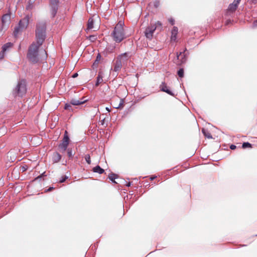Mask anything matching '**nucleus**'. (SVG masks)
I'll return each mask as SVG.
<instances>
[{"instance_id": "1", "label": "nucleus", "mask_w": 257, "mask_h": 257, "mask_svg": "<svg viewBox=\"0 0 257 257\" xmlns=\"http://www.w3.org/2000/svg\"><path fill=\"white\" fill-rule=\"evenodd\" d=\"M36 34V41L30 46L27 55L28 59L32 63L38 62L47 57L45 50L41 48L45 38V27L44 25L41 28L37 27Z\"/></svg>"}, {"instance_id": "2", "label": "nucleus", "mask_w": 257, "mask_h": 257, "mask_svg": "<svg viewBox=\"0 0 257 257\" xmlns=\"http://www.w3.org/2000/svg\"><path fill=\"white\" fill-rule=\"evenodd\" d=\"M123 26V22H119L118 23L112 33L113 39L116 42H120L124 38Z\"/></svg>"}, {"instance_id": "3", "label": "nucleus", "mask_w": 257, "mask_h": 257, "mask_svg": "<svg viewBox=\"0 0 257 257\" xmlns=\"http://www.w3.org/2000/svg\"><path fill=\"white\" fill-rule=\"evenodd\" d=\"M100 25V20L98 16L94 15L89 19L87 24V30H92L95 31L99 29Z\"/></svg>"}, {"instance_id": "4", "label": "nucleus", "mask_w": 257, "mask_h": 257, "mask_svg": "<svg viewBox=\"0 0 257 257\" xmlns=\"http://www.w3.org/2000/svg\"><path fill=\"white\" fill-rule=\"evenodd\" d=\"M27 91L26 83L25 81H19L14 90V94L19 96H23Z\"/></svg>"}, {"instance_id": "5", "label": "nucleus", "mask_w": 257, "mask_h": 257, "mask_svg": "<svg viewBox=\"0 0 257 257\" xmlns=\"http://www.w3.org/2000/svg\"><path fill=\"white\" fill-rule=\"evenodd\" d=\"M161 27L162 24L159 21L156 22L155 23H152L151 25L146 30L145 35L146 37L151 39L153 37V33L155 30L159 28H160L161 30Z\"/></svg>"}, {"instance_id": "6", "label": "nucleus", "mask_w": 257, "mask_h": 257, "mask_svg": "<svg viewBox=\"0 0 257 257\" xmlns=\"http://www.w3.org/2000/svg\"><path fill=\"white\" fill-rule=\"evenodd\" d=\"M28 23L29 20L28 18H25L21 20L19 23V26L15 29V35H17L21 30L26 29L28 25Z\"/></svg>"}, {"instance_id": "7", "label": "nucleus", "mask_w": 257, "mask_h": 257, "mask_svg": "<svg viewBox=\"0 0 257 257\" xmlns=\"http://www.w3.org/2000/svg\"><path fill=\"white\" fill-rule=\"evenodd\" d=\"M67 132L65 131V135L63 139L62 142L60 144L59 146L60 150L62 152H64L66 150L67 146L69 144V139L68 136L67 135Z\"/></svg>"}, {"instance_id": "8", "label": "nucleus", "mask_w": 257, "mask_h": 257, "mask_svg": "<svg viewBox=\"0 0 257 257\" xmlns=\"http://www.w3.org/2000/svg\"><path fill=\"white\" fill-rule=\"evenodd\" d=\"M2 29H6L11 22V16L9 14L5 15L2 18Z\"/></svg>"}, {"instance_id": "9", "label": "nucleus", "mask_w": 257, "mask_h": 257, "mask_svg": "<svg viewBox=\"0 0 257 257\" xmlns=\"http://www.w3.org/2000/svg\"><path fill=\"white\" fill-rule=\"evenodd\" d=\"M58 0H51L50 6L52 9V15H54L57 9Z\"/></svg>"}, {"instance_id": "10", "label": "nucleus", "mask_w": 257, "mask_h": 257, "mask_svg": "<svg viewBox=\"0 0 257 257\" xmlns=\"http://www.w3.org/2000/svg\"><path fill=\"white\" fill-rule=\"evenodd\" d=\"M240 1V0H234L232 4L229 5L228 10L231 12L234 11L236 9Z\"/></svg>"}, {"instance_id": "11", "label": "nucleus", "mask_w": 257, "mask_h": 257, "mask_svg": "<svg viewBox=\"0 0 257 257\" xmlns=\"http://www.w3.org/2000/svg\"><path fill=\"white\" fill-rule=\"evenodd\" d=\"M160 89L162 91L165 92L171 95H174V94L169 90L168 86L165 83H162L160 85Z\"/></svg>"}, {"instance_id": "12", "label": "nucleus", "mask_w": 257, "mask_h": 257, "mask_svg": "<svg viewBox=\"0 0 257 257\" xmlns=\"http://www.w3.org/2000/svg\"><path fill=\"white\" fill-rule=\"evenodd\" d=\"M178 34V28L174 27L171 32V40L175 41L176 40L177 35Z\"/></svg>"}, {"instance_id": "13", "label": "nucleus", "mask_w": 257, "mask_h": 257, "mask_svg": "<svg viewBox=\"0 0 257 257\" xmlns=\"http://www.w3.org/2000/svg\"><path fill=\"white\" fill-rule=\"evenodd\" d=\"M182 59L181 61H179L176 62L178 65H180L183 63H184L186 61V59L185 58L184 54H182V53H180L179 55H177V59L179 60L180 59Z\"/></svg>"}, {"instance_id": "14", "label": "nucleus", "mask_w": 257, "mask_h": 257, "mask_svg": "<svg viewBox=\"0 0 257 257\" xmlns=\"http://www.w3.org/2000/svg\"><path fill=\"white\" fill-rule=\"evenodd\" d=\"M102 78H103L102 72H99L98 76L97 78V81H96V82L95 84L96 86H98L99 84L102 83V82L103 81Z\"/></svg>"}, {"instance_id": "15", "label": "nucleus", "mask_w": 257, "mask_h": 257, "mask_svg": "<svg viewBox=\"0 0 257 257\" xmlns=\"http://www.w3.org/2000/svg\"><path fill=\"white\" fill-rule=\"evenodd\" d=\"M12 47V44L11 43H7L3 45L2 47V50L7 52Z\"/></svg>"}, {"instance_id": "16", "label": "nucleus", "mask_w": 257, "mask_h": 257, "mask_svg": "<svg viewBox=\"0 0 257 257\" xmlns=\"http://www.w3.org/2000/svg\"><path fill=\"white\" fill-rule=\"evenodd\" d=\"M121 66H122V64H121V60H120L117 61L115 63L114 68V71H118L121 68Z\"/></svg>"}, {"instance_id": "17", "label": "nucleus", "mask_w": 257, "mask_h": 257, "mask_svg": "<svg viewBox=\"0 0 257 257\" xmlns=\"http://www.w3.org/2000/svg\"><path fill=\"white\" fill-rule=\"evenodd\" d=\"M61 159V156L57 153L54 154L53 156V161L54 162H58Z\"/></svg>"}, {"instance_id": "18", "label": "nucleus", "mask_w": 257, "mask_h": 257, "mask_svg": "<svg viewBox=\"0 0 257 257\" xmlns=\"http://www.w3.org/2000/svg\"><path fill=\"white\" fill-rule=\"evenodd\" d=\"M93 172L98 173L99 174H102L104 172V170L101 169L99 166L94 167L93 169Z\"/></svg>"}, {"instance_id": "19", "label": "nucleus", "mask_w": 257, "mask_h": 257, "mask_svg": "<svg viewBox=\"0 0 257 257\" xmlns=\"http://www.w3.org/2000/svg\"><path fill=\"white\" fill-rule=\"evenodd\" d=\"M85 100H84L83 101H80V100H77V99H72L71 101V104H72L74 105H80V104L83 103L85 102Z\"/></svg>"}, {"instance_id": "20", "label": "nucleus", "mask_w": 257, "mask_h": 257, "mask_svg": "<svg viewBox=\"0 0 257 257\" xmlns=\"http://www.w3.org/2000/svg\"><path fill=\"white\" fill-rule=\"evenodd\" d=\"M123 101L122 99H119V104H117L115 103H113V106L115 108H119L122 107L123 105Z\"/></svg>"}, {"instance_id": "21", "label": "nucleus", "mask_w": 257, "mask_h": 257, "mask_svg": "<svg viewBox=\"0 0 257 257\" xmlns=\"http://www.w3.org/2000/svg\"><path fill=\"white\" fill-rule=\"evenodd\" d=\"M202 132L203 134H204V135L206 138H207L208 139L212 138V137H211L210 134L209 132H208L207 131H206L204 128L202 129Z\"/></svg>"}, {"instance_id": "22", "label": "nucleus", "mask_w": 257, "mask_h": 257, "mask_svg": "<svg viewBox=\"0 0 257 257\" xmlns=\"http://www.w3.org/2000/svg\"><path fill=\"white\" fill-rule=\"evenodd\" d=\"M109 179L114 183H116L115 179L116 178V175L115 174H111L108 176Z\"/></svg>"}, {"instance_id": "23", "label": "nucleus", "mask_w": 257, "mask_h": 257, "mask_svg": "<svg viewBox=\"0 0 257 257\" xmlns=\"http://www.w3.org/2000/svg\"><path fill=\"white\" fill-rule=\"evenodd\" d=\"M85 160L88 164H90V163H91L90 157L89 155H85Z\"/></svg>"}, {"instance_id": "24", "label": "nucleus", "mask_w": 257, "mask_h": 257, "mask_svg": "<svg viewBox=\"0 0 257 257\" xmlns=\"http://www.w3.org/2000/svg\"><path fill=\"white\" fill-rule=\"evenodd\" d=\"M6 52L4 51L3 50H2L1 52H0V60L3 59L6 55Z\"/></svg>"}, {"instance_id": "25", "label": "nucleus", "mask_w": 257, "mask_h": 257, "mask_svg": "<svg viewBox=\"0 0 257 257\" xmlns=\"http://www.w3.org/2000/svg\"><path fill=\"white\" fill-rule=\"evenodd\" d=\"M250 148L251 147V144L249 143H244L242 144V148Z\"/></svg>"}, {"instance_id": "26", "label": "nucleus", "mask_w": 257, "mask_h": 257, "mask_svg": "<svg viewBox=\"0 0 257 257\" xmlns=\"http://www.w3.org/2000/svg\"><path fill=\"white\" fill-rule=\"evenodd\" d=\"M184 71L182 69H180L178 72V74L180 77L183 76Z\"/></svg>"}, {"instance_id": "27", "label": "nucleus", "mask_w": 257, "mask_h": 257, "mask_svg": "<svg viewBox=\"0 0 257 257\" xmlns=\"http://www.w3.org/2000/svg\"><path fill=\"white\" fill-rule=\"evenodd\" d=\"M96 39V36H90L89 37V39L91 42H94Z\"/></svg>"}, {"instance_id": "28", "label": "nucleus", "mask_w": 257, "mask_h": 257, "mask_svg": "<svg viewBox=\"0 0 257 257\" xmlns=\"http://www.w3.org/2000/svg\"><path fill=\"white\" fill-rule=\"evenodd\" d=\"M68 155L69 157H72L73 156L72 152L71 150L68 149L67 151Z\"/></svg>"}, {"instance_id": "29", "label": "nucleus", "mask_w": 257, "mask_h": 257, "mask_svg": "<svg viewBox=\"0 0 257 257\" xmlns=\"http://www.w3.org/2000/svg\"><path fill=\"white\" fill-rule=\"evenodd\" d=\"M68 178V176H65L62 178V179L60 180V182L62 183L64 182L66 179Z\"/></svg>"}, {"instance_id": "30", "label": "nucleus", "mask_w": 257, "mask_h": 257, "mask_svg": "<svg viewBox=\"0 0 257 257\" xmlns=\"http://www.w3.org/2000/svg\"><path fill=\"white\" fill-rule=\"evenodd\" d=\"M169 22L172 24V25H174V20L172 18H170L169 19Z\"/></svg>"}, {"instance_id": "31", "label": "nucleus", "mask_w": 257, "mask_h": 257, "mask_svg": "<svg viewBox=\"0 0 257 257\" xmlns=\"http://www.w3.org/2000/svg\"><path fill=\"white\" fill-rule=\"evenodd\" d=\"M70 107H71L70 104H66L65 105V109H70Z\"/></svg>"}, {"instance_id": "32", "label": "nucleus", "mask_w": 257, "mask_h": 257, "mask_svg": "<svg viewBox=\"0 0 257 257\" xmlns=\"http://www.w3.org/2000/svg\"><path fill=\"white\" fill-rule=\"evenodd\" d=\"M21 170H22L23 172L25 171L27 168L25 166H22L20 168Z\"/></svg>"}, {"instance_id": "33", "label": "nucleus", "mask_w": 257, "mask_h": 257, "mask_svg": "<svg viewBox=\"0 0 257 257\" xmlns=\"http://www.w3.org/2000/svg\"><path fill=\"white\" fill-rule=\"evenodd\" d=\"M230 148L231 150H234L236 148V146L235 145H232L230 146Z\"/></svg>"}, {"instance_id": "34", "label": "nucleus", "mask_w": 257, "mask_h": 257, "mask_svg": "<svg viewBox=\"0 0 257 257\" xmlns=\"http://www.w3.org/2000/svg\"><path fill=\"white\" fill-rule=\"evenodd\" d=\"M100 55H98V56H97V58H96V61H99L100 59Z\"/></svg>"}, {"instance_id": "35", "label": "nucleus", "mask_w": 257, "mask_h": 257, "mask_svg": "<svg viewBox=\"0 0 257 257\" xmlns=\"http://www.w3.org/2000/svg\"><path fill=\"white\" fill-rule=\"evenodd\" d=\"M77 76H78V74H77V73H75V74H74L73 75L72 77H73V78H75V77H76Z\"/></svg>"}, {"instance_id": "36", "label": "nucleus", "mask_w": 257, "mask_h": 257, "mask_svg": "<svg viewBox=\"0 0 257 257\" xmlns=\"http://www.w3.org/2000/svg\"><path fill=\"white\" fill-rule=\"evenodd\" d=\"M125 56V54H123V55H122L121 57H120V59L123 61L124 60L123 59V57H124Z\"/></svg>"}, {"instance_id": "37", "label": "nucleus", "mask_w": 257, "mask_h": 257, "mask_svg": "<svg viewBox=\"0 0 257 257\" xmlns=\"http://www.w3.org/2000/svg\"><path fill=\"white\" fill-rule=\"evenodd\" d=\"M254 26L257 27V21L254 22Z\"/></svg>"}, {"instance_id": "38", "label": "nucleus", "mask_w": 257, "mask_h": 257, "mask_svg": "<svg viewBox=\"0 0 257 257\" xmlns=\"http://www.w3.org/2000/svg\"><path fill=\"white\" fill-rule=\"evenodd\" d=\"M106 110H107L108 112L110 111V109L108 107H106Z\"/></svg>"}, {"instance_id": "39", "label": "nucleus", "mask_w": 257, "mask_h": 257, "mask_svg": "<svg viewBox=\"0 0 257 257\" xmlns=\"http://www.w3.org/2000/svg\"><path fill=\"white\" fill-rule=\"evenodd\" d=\"M155 178H156V177H151V180H153V179H154Z\"/></svg>"}, {"instance_id": "40", "label": "nucleus", "mask_w": 257, "mask_h": 257, "mask_svg": "<svg viewBox=\"0 0 257 257\" xmlns=\"http://www.w3.org/2000/svg\"><path fill=\"white\" fill-rule=\"evenodd\" d=\"M51 189H52V188H50L48 189V191H50V190H51Z\"/></svg>"}]
</instances>
